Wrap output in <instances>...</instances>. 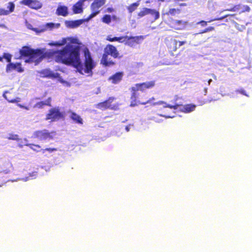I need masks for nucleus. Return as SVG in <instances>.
<instances>
[{
    "label": "nucleus",
    "mask_w": 252,
    "mask_h": 252,
    "mask_svg": "<svg viewBox=\"0 0 252 252\" xmlns=\"http://www.w3.org/2000/svg\"><path fill=\"white\" fill-rule=\"evenodd\" d=\"M45 49H33L28 46L23 47L20 50L21 56L27 57L26 62L28 63L34 62L39 63L47 55L53 56L55 60L58 63L66 64H70L77 68L78 72L83 74V71L89 74L88 76H92L93 69L95 67L96 63L92 58L91 54L87 47L83 49L85 57L84 63H83L80 58V49L75 45H66L63 50L54 51L45 53Z\"/></svg>",
    "instance_id": "1"
},
{
    "label": "nucleus",
    "mask_w": 252,
    "mask_h": 252,
    "mask_svg": "<svg viewBox=\"0 0 252 252\" xmlns=\"http://www.w3.org/2000/svg\"><path fill=\"white\" fill-rule=\"evenodd\" d=\"M160 104H164V108H169L171 109H174V110H177L179 106H181L180 108V110L182 112L185 113H189L193 111H194L196 108V105L193 104H189L185 105H180L179 104H175L174 105L167 104L166 103L163 101H159L158 102H154L153 105H157Z\"/></svg>",
    "instance_id": "2"
},
{
    "label": "nucleus",
    "mask_w": 252,
    "mask_h": 252,
    "mask_svg": "<svg viewBox=\"0 0 252 252\" xmlns=\"http://www.w3.org/2000/svg\"><path fill=\"white\" fill-rule=\"evenodd\" d=\"M63 113L60 111L59 107H55L51 109L49 111V113L47 114L46 120H51V121H56L63 118Z\"/></svg>",
    "instance_id": "3"
},
{
    "label": "nucleus",
    "mask_w": 252,
    "mask_h": 252,
    "mask_svg": "<svg viewBox=\"0 0 252 252\" xmlns=\"http://www.w3.org/2000/svg\"><path fill=\"white\" fill-rule=\"evenodd\" d=\"M105 0H95L91 4L92 13L87 18V20H90L100 12L98 9L104 4Z\"/></svg>",
    "instance_id": "4"
},
{
    "label": "nucleus",
    "mask_w": 252,
    "mask_h": 252,
    "mask_svg": "<svg viewBox=\"0 0 252 252\" xmlns=\"http://www.w3.org/2000/svg\"><path fill=\"white\" fill-rule=\"evenodd\" d=\"M51 133L46 129L42 130H39L34 132L32 137L37 138L40 140H50L53 139V136L51 135Z\"/></svg>",
    "instance_id": "5"
},
{
    "label": "nucleus",
    "mask_w": 252,
    "mask_h": 252,
    "mask_svg": "<svg viewBox=\"0 0 252 252\" xmlns=\"http://www.w3.org/2000/svg\"><path fill=\"white\" fill-rule=\"evenodd\" d=\"M20 3L34 9H40L42 6V3L37 0H22Z\"/></svg>",
    "instance_id": "6"
},
{
    "label": "nucleus",
    "mask_w": 252,
    "mask_h": 252,
    "mask_svg": "<svg viewBox=\"0 0 252 252\" xmlns=\"http://www.w3.org/2000/svg\"><path fill=\"white\" fill-rule=\"evenodd\" d=\"M155 85L154 81H150L140 84H136L132 87L131 89L132 92H137L138 91H143L144 89L154 87Z\"/></svg>",
    "instance_id": "7"
},
{
    "label": "nucleus",
    "mask_w": 252,
    "mask_h": 252,
    "mask_svg": "<svg viewBox=\"0 0 252 252\" xmlns=\"http://www.w3.org/2000/svg\"><path fill=\"white\" fill-rule=\"evenodd\" d=\"M148 14H150L151 15L154 16L155 20H157L159 17V12L155 9H150L148 8H144L142 11L139 12V13L138 14V16L140 18Z\"/></svg>",
    "instance_id": "8"
},
{
    "label": "nucleus",
    "mask_w": 252,
    "mask_h": 252,
    "mask_svg": "<svg viewBox=\"0 0 252 252\" xmlns=\"http://www.w3.org/2000/svg\"><path fill=\"white\" fill-rule=\"evenodd\" d=\"M104 54H106L108 56L110 55L115 58H117L119 55V53L116 48L112 45H108L105 47Z\"/></svg>",
    "instance_id": "9"
},
{
    "label": "nucleus",
    "mask_w": 252,
    "mask_h": 252,
    "mask_svg": "<svg viewBox=\"0 0 252 252\" xmlns=\"http://www.w3.org/2000/svg\"><path fill=\"white\" fill-rule=\"evenodd\" d=\"M41 77H48L51 78H57L59 77L60 74L58 73H54L49 69L42 70L40 72Z\"/></svg>",
    "instance_id": "10"
},
{
    "label": "nucleus",
    "mask_w": 252,
    "mask_h": 252,
    "mask_svg": "<svg viewBox=\"0 0 252 252\" xmlns=\"http://www.w3.org/2000/svg\"><path fill=\"white\" fill-rule=\"evenodd\" d=\"M87 19H81V20H77L75 21H66L65 24L66 26L70 28H75L81 24H82L85 21H88Z\"/></svg>",
    "instance_id": "11"
},
{
    "label": "nucleus",
    "mask_w": 252,
    "mask_h": 252,
    "mask_svg": "<svg viewBox=\"0 0 252 252\" xmlns=\"http://www.w3.org/2000/svg\"><path fill=\"white\" fill-rule=\"evenodd\" d=\"M87 0H80L72 7V10L75 14L81 13L83 12L84 2Z\"/></svg>",
    "instance_id": "12"
},
{
    "label": "nucleus",
    "mask_w": 252,
    "mask_h": 252,
    "mask_svg": "<svg viewBox=\"0 0 252 252\" xmlns=\"http://www.w3.org/2000/svg\"><path fill=\"white\" fill-rule=\"evenodd\" d=\"M124 73L122 72H118L109 77V80H112L113 84H117L122 80Z\"/></svg>",
    "instance_id": "13"
},
{
    "label": "nucleus",
    "mask_w": 252,
    "mask_h": 252,
    "mask_svg": "<svg viewBox=\"0 0 252 252\" xmlns=\"http://www.w3.org/2000/svg\"><path fill=\"white\" fill-rule=\"evenodd\" d=\"M239 10H241L242 12H244L245 11L249 12L250 10V8L248 5H243L239 4L234 6L233 8L230 9H227L226 10H229L231 11H237Z\"/></svg>",
    "instance_id": "14"
},
{
    "label": "nucleus",
    "mask_w": 252,
    "mask_h": 252,
    "mask_svg": "<svg viewBox=\"0 0 252 252\" xmlns=\"http://www.w3.org/2000/svg\"><path fill=\"white\" fill-rule=\"evenodd\" d=\"M114 99V97H109V98L108 100L98 103L97 104V108L100 109H106L109 108L111 105V103L113 102Z\"/></svg>",
    "instance_id": "15"
},
{
    "label": "nucleus",
    "mask_w": 252,
    "mask_h": 252,
    "mask_svg": "<svg viewBox=\"0 0 252 252\" xmlns=\"http://www.w3.org/2000/svg\"><path fill=\"white\" fill-rule=\"evenodd\" d=\"M101 63L105 66H110L114 64V63L108 58V56L106 54H104L101 60Z\"/></svg>",
    "instance_id": "16"
},
{
    "label": "nucleus",
    "mask_w": 252,
    "mask_h": 252,
    "mask_svg": "<svg viewBox=\"0 0 252 252\" xmlns=\"http://www.w3.org/2000/svg\"><path fill=\"white\" fill-rule=\"evenodd\" d=\"M56 13L58 15L66 16L68 15V8L65 6H59L57 9Z\"/></svg>",
    "instance_id": "17"
},
{
    "label": "nucleus",
    "mask_w": 252,
    "mask_h": 252,
    "mask_svg": "<svg viewBox=\"0 0 252 252\" xmlns=\"http://www.w3.org/2000/svg\"><path fill=\"white\" fill-rule=\"evenodd\" d=\"M69 117L75 123L82 124L83 120L81 118L74 112H70Z\"/></svg>",
    "instance_id": "18"
},
{
    "label": "nucleus",
    "mask_w": 252,
    "mask_h": 252,
    "mask_svg": "<svg viewBox=\"0 0 252 252\" xmlns=\"http://www.w3.org/2000/svg\"><path fill=\"white\" fill-rule=\"evenodd\" d=\"M66 39H63L62 41L52 42L49 43V45L52 46H61L66 43Z\"/></svg>",
    "instance_id": "19"
},
{
    "label": "nucleus",
    "mask_w": 252,
    "mask_h": 252,
    "mask_svg": "<svg viewBox=\"0 0 252 252\" xmlns=\"http://www.w3.org/2000/svg\"><path fill=\"white\" fill-rule=\"evenodd\" d=\"M7 139L9 140H17L18 141H21L20 143L19 144V146L20 147H22L21 144L22 143V142H24V140H22V139H20L18 138V135L17 134H9V136L7 137Z\"/></svg>",
    "instance_id": "20"
},
{
    "label": "nucleus",
    "mask_w": 252,
    "mask_h": 252,
    "mask_svg": "<svg viewBox=\"0 0 252 252\" xmlns=\"http://www.w3.org/2000/svg\"><path fill=\"white\" fill-rule=\"evenodd\" d=\"M61 26L60 23H48L45 25V27L50 30L53 29H58Z\"/></svg>",
    "instance_id": "21"
},
{
    "label": "nucleus",
    "mask_w": 252,
    "mask_h": 252,
    "mask_svg": "<svg viewBox=\"0 0 252 252\" xmlns=\"http://www.w3.org/2000/svg\"><path fill=\"white\" fill-rule=\"evenodd\" d=\"M24 142H22V143L25 145H27V146H30V147L33 149L34 151H38L39 149H40V146L39 145H33V144H28L27 143V139H24Z\"/></svg>",
    "instance_id": "22"
},
{
    "label": "nucleus",
    "mask_w": 252,
    "mask_h": 252,
    "mask_svg": "<svg viewBox=\"0 0 252 252\" xmlns=\"http://www.w3.org/2000/svg\"><path fill=\"white\" fill-rule=\"evenodd\" d=\"M152 99H155V98L154 97H153L151 99L149 100L147 102H141L140 101H134V100H133V99H132V100H131L130 106L131 107H134V106H135L136 105H137V103L144 105L147 103H150Z\"/></svg>",
    "instance_id": "23"
},
{
    "label": "nucleus",
    "mask_w": 252,
    "mask_h": 252,
    "mask_svg": "<svg viewBox=\"0 0 252 252\" xmlns=\"http://www.w3.org/2000/svg\"><path fill=\"white\" fill-rule=\"evenodd\" d=\"M139 5V1H137L136 2H134L132 4H131L130 5H129L127 9L129 13H132L133 11H134L137 7Z\"/></svg>",
    "instance_id": "24"
},
{
    "label": "nucleus",
    "mask_w": 252,
    "mask_h": 252,
    "mask_svg": "<svg viewBox=\"0 0 252 252\" xmlns=\"http://www.w3.org/2000/svg\"><path fill=\"white\" fill-rule=\"evenodd\" d=\"M131 39L133 40L135 43L139 44L144 39V36L143 35L130 36Z\"/></svg>",
    "instance_id": "25"
},
{
    "label": "nucleus",
    "mask_w": 252,
    "mask_h": 252,
    "mask_svg": "<svg viewBox=\"0 0 252 252\" xmlns=\"http://www.w3.org/2000/svg\"><path fill=\"white\" fill-rule=\"evenodd\" d=\"M18 66V64H15V63L10 62L6 66V71L10 72L12 69H16L15 66Z\"/></svg>",
    "instance_id": "26"
},
{
    "label": "nucleus",
    "mask_w": 252,
    "mask_h": 252,
    "mask_svg": "<svg viewBox=\"0 0 252 252\" xmlns=\"http://www.w3.org/2000/svg\"><path fill=\"white\" fill-rule=\"evenodd\" d=\"M112 18L110 15L106 14L102 18V21L107 24H109L111 22Z\"/></svg>",
    "instance_id": "27"
},
{
    "label": "nucleus",
    "mask_w": 252,
    "mask_h": 252,
    "mask_svg": "<svg viewBox=\"0 0 252 252\" xmlns=\"http://www.w3.org/2000/svg\"><path fill=\"white\" fill-rule=\"evenodd\" d=\"M126 44L132 47L135 45V42L131 39L130 36H126Z\"/></svg>",
    "instance_id": "28"
},
{
    "label": "nucleus",
    "mask_w": 252,
    "mask_h": 252,
    "mask_svg": "<svg viewBox=\"0 0 252 252\" xmlns=\"http://www.w3.org/2000/svg\"><path fill=\"white\" fill-rule=\"evenodd\" d=\"M180 13V10L179 9L175 8H171L169 10L168 13H167L168 15H171L172 16L175 15L176 14H179Z\"/></svg>",
    "instance_id": "29"
},
{
    "label": "nucleus",
    "mask_w": 252,
    "mask_h": 252,
    "mask_svg": "<svg viewBox=\"0 0 252 252\" xmlns=\"http://www.w3.org/2000/svg\"><path fill=\"white\" fill-rule=\"evenodd\" d=\"M9 5L7 6V8L9 9V13L10 12H12L15 8V4L12 2H9L8 3Z\"/></svg>",
    "instance_id": "30"
},
{
    "label": "nucleus",
    "mask_w": 252,
    "mask_h": 252,
    "mask_svg": "<svg viewBox=\"0 0 252 252\" xmlns=\"http://www.w3.org/2000/svg\"><path fill=\"white\" fill-rule=\"evenodd\" d=\"M12 56L8 53H4L3 55V59H5L8 63L11 62Z\"/></svg>",
    "instance_id": "31"
},
{
    "label": "nucleus",
    "mask_w": 252,
    "mask_h": 252,
    "mask_svg": "<svg viewBox=\"0 0 252 252\" xmlns=\"http://www.w3.org/2000/svg\"><path fill=\"white\" fill-rule=\"evenodd\" d=\"M45 105H46V104H45L44 101H40V102H37V103H36L35 104V105L34 106V107L38 108H41Z\"/></svg>",
    "instance_id": "32"
},
{
    "label": "nucleus",
    "mask_w": 252,
    "mask_h": 252,
    "mask_svg": "<svg viewBox=\"0 0 252 252\" xmlns=\"http://www.w3.org/2000/svg\"><path fill=\"white\" fill-rule=\"evenodd\" d=\"M234 15H230V16H233ZM228 16H230V15H228V14L222 16L221 17H220V18H215L214 19H212V20L209 21L208 22H211L212 21H216V20H222L223 19H224L225 18L228 17Z\"/></svg>",
    "instance_id": "33"
},
{
    "label": "nucleus",
    "mask_w": 252,
    "mask_h": 252,
    "mask_svg": "<svg viewBox=\"0 0 252 252\" xmlns=\"http://www.w3.org/2000/svg\"><path fill=\"white\" fill-rule=\"evenodd\" d=\"M26 25L28 29L32 30L36 32H39L36 28H33L32 25L27 22H26Z\"/></svg>",
    "instance_id": "34"
},
{
    "label": "nucleus",
    "mask_w": 252,
    "mask_h": 252,
    "mask_svg": "<svg viewBox=\"0 0 252 252\" xmlns=\"http://www.w3.org/2000/svg\"><path fill=\"white\" fill-rule=\"evenodd\" d=\"M138 94L136 92H133L131 97V100L136 101L137 98L138 97Z\"/></svg>",
    "instance_id": "35"
},
{
    "label": "nucleus",
    "mask_w": 252,
    "mask_h": 252,
    "mask_svg": "<svg viewBox=\"0 0 252 252\" xmlns=\"http://www.w3.org/2000/svg\"><path fill=\"white\" fill-rule=\"evenodd\" d=\"M214 28L213 27H209L207 28H206L204 31L200 32L199 33H206L208 32L212 31L214 30Z\"/></svg>",
    "instance_id": "36"
},
{
    "label": "nucleus",
    "mask_w": 252,
    "mask_h": 252,
    "mask_svg": "<svg viewBox=\"0 0 252 252\" xmlns=\"http://www.w3.org/2000/svg\"><path fill=\"white\" fill-rule=\"evenodd\" d=\"M15 64H18L19 65L18 66H15L16 67V69L17 70V71L19 72H22L24 71V69L22 68V67H21V64L20 63H15Z\"/></svg>",
    "instance_id": "37"
},
{
    "label": "nucleus",
    "mask_w": 252,
    "mask_h": 252,
    "mask_svg": "<svg viewBox=\"0 0 252 252\" xmlns=\"http://www.w3.org/2000/svg\"><path fill=\"white\" fill-rule=\"evenodd\" d=\"M174 41L176 43V47L177 46V43H179V48L187 43L186 41H177V40H175Z\"/></svg>",
    "instance_id": "38"
},
{
    "label": "nucleus",
    "mask_w": 252,
    "mask_h": 252,
    "mask_svg": "<svg viewBox=\"0 0 252 252\" xmlns=\"http://www.w3.org/2000/svg\"><path fill=\"white\" fill-rule=\"evenodd\" d=\"M8 14L9 11L8 10L2 8H0V15H7Z\"/></svg>",
    "instance_id": "39"
},
{
    "label": "nucleus",
    "mask_w": 252,
    "mask_h": 252,
    "mask_svg": "<svg viewBox=\"0 0 252 252\" xmlns=\"http://www.w3.org/2000/svg\"><path fill=\"white\" fill-rule=\"evenodd\" d=\"M174 23L175 24H178V25H185L186 24L187 22L185 21H182V20H175L174 21Z\"/></svg>",
    "instance_id": "40"
},
{
    "label": "nucleus",
    "mask_w": 252,
    "mask_h": 252,
    "mask_svg": "<svg viewBox=\"0 0 252 252\" xmlns=\"http://www.w3.org/2000/svg\"><path fill=\"white\" fill-rule=\"evenodd\" d=\"M117 41L119 42H124V41H126V36H121V37H117Z\"/></svg>",
    "instance_id": "41"
},
{
    "label": "nucleus",
    "mask_w": 252,
    "mask_h": 252,
    "mask_svg": "<svg viewBox=\"0 0 252 252\" xmlns=\"http://www.w3.org/2000/svg\"><path fill=\"white\" fill-rule=\"evenodd\" d=\"M207 22L202 20L197 23V25H200L202 27H205L207 25Z\"/></svg>",
    "instance_id": "42"
},
{
    "label": "nucleus",
    "mask_w": 252,
    "mask_h": 252,
    "mask_svg": "<svg viewBox=\"0 0 252 252\" xmlns=\"http://www.w3.org/2000/svg\"><path fill=\"white\" fill-rule=\"evenodd\" d=\"M236 92H239V93H240L243 95H245L247 96H249V95L246 94V91L243 89H241L240 90H237L236 91Z\"/></svg>",
    "instance_id": "43"
},
{
    "label": "nucleus",
    "mask_w": 252,
    "mask_h": 252,
    "mask_svg": "<svg viewBox=\"0 0 252 252\" xmlns=\"http://www.w3.org/2000/svg\"><path fill=\"white\" fill-rule=\"evenodd\" d=\"M107 40L110 41V42H113V41H117V37H111V36H108L107 38Z\"/></svg>",
    "instance_id": "44"
},
{
    "label": "nucleus",
    "mask_w": 252,
    "mask_h": 252,
    "mask_svg": "<svg viewBox=\"0 0 252 252\" xmlns=\"http://www.w3.org/2000/svg\"><path fill=\"white\" fill-rule=\"evenodd\" d=\"M51 97H49L45 101H44L46 105H48L51 106Z\"/></svg>",
    "instance_id": "45"
},
{
    "label": "nucleus",
    "mask_w": 252,
    "mask_h": 252,
    "mask_svg": "<svg viewBox=\"0 0 252 252\" xmlns=\"http://www.w3.org/2000/svg\"><path fill=\"white\" fill-rule=\"evenodd\" d=\"M37 175V172L34 171L30 174V177L35 178Z\"/></svg>",
    "instance_id": "46"
},
{
    "label": "nucleus",
    "mask_w": 252,
    "mask_h": 252,
    "mask_svg": "<svg viewBox=\"0 0 252 252\" xmlns=\"http://www.w3.org/2000/svg\"><path fill=\"white\" fill-rule=\"evenodd\" d=\"M45 151H49V152H52L53 151H56V149L54 148H47L45 150Z\"/></svg>",
    "instance_id": "47"
},
{
    "label": "nucleus",
    "mask_w": 252,
    "mask_h": 252,
    "mask_svg": "<svg viewBox=\"0 0 252 252\" xmlns=\"http://www.w3.org/2000/svg\"><path fill=\"white\" fill-rule=\"evenodd\" d=\"M113 10H114V9L113 8L109 7V8H107L106 12H107L109 13H111L113 11Z\"/></svg>",
    "instance_id": "48"
},
{
    "label": "nucleus",
    "mask_w": 252,
    "mask_h": 252,
    "mask_svg": "<svg viewBox=\"0 0 252 252\" xmlns=\"http://www.w3.org/2000/svg\"><path fill=\"white\" fill-rule=\"evenodd\" d=\"M131 26L134 28L136 27V24L135 23V21L134 20H132V21Z\"/></svg>",
    "instance_id": "49"
},
{
    "label": "nucleus",
    "mask_w": 252,
    "mask_h": 252,
    "mask_svg": "<svg viewBox=\"0 0 252 252\" xmlns=\"http://www.w3.org/2000/svg\"><path fill=\"white\" fill-rule=\"evenodd\" d=\"M111 18H112V20H113L114 21H116L117 19V17L115 15H113L112 16H111Z\"/></svg>",
    "instance_id": "50"
},
{
    "label": "nucleus",
    "mask_w": 252,
    "mask_h": 252,
    "mask_svg": "<svg viewBox=\"0 0 252 252\" xmlns=\"http://www.w3.org/2000/svg\"><path fill=\"white\" fill-rule=\"evenodd\" d=\"M160 116H162V117H164L166 118H173L174 117H171V116H165V115H160Z\"/></svg>",
    "instance_id": "51"
},
{
    "label": "nucleus",
    "mask_w": 252,
    "mask_h": 252,
    "mask_svg": "<svg viewBox=\"0 0 252 252\" xmlns=\"http://www.w3.org/2000/svg\"><path fill=\"white\" fill-rule=\"evenodd\" d=\"M126 129V130L127 131V132H128L129 131V126H126L125 128Z\"/></svg>",
    "instance_id": "52"
},
{
    "label": "nucleus",
    "mask_w": 252,
    "mask_h": 252,
    "mask_svg": "<svg viewBox=\"0 0 252 252\" xmlns=\"http://www.w3.org/2000/svg\"><path fill=\"white\" fill-rule=\"evenodd\" d=\"M204 94L206 95L207 93V88H205L204 90Z\"/></svg>",
    "instance_id": "53"
},
{
    "label": "nucleus",
    "mask_w": 252,
    "mask_h": 252,
    "mask_svg": "<svg viewBox=\"0 0 252 252\" xmlns=\"http://www.w3.org/2000/svg\"><path fill=\"white\" fill-rule=\"evenodd\" d=\"M19 106L21 107V108H25V109L28 110V108L27 107H24L23 106V105H21V104H19Z\"/></svg>",
    "instance_id": "54"
},
{
    "label": "nucleus",
    "mask_w": 252,
    "mask_h": 252,
    "mask_svg": "<svg viewBox=\"0 0 252 252\" xmlns=\"http://www.w3.org/2000/svg\"><path fill=\"white\" fill-rule=\"evenodd\" d=\"M7 93V91H6V92H4V93L3 94V96L5 99H7L6 96V95H5V94H6V93Z\"/></svg>",
    "instance_id": "55"
},
{
    "label": "nucleus",
    "mask_w": 252,
    "mask_h": 252,
    "mask_svg": "<svg viewBox=\"0 0 252 252\" xmlns=\"http://www.w3.org/2000/svg\"><path fill=\"white\" fill-rule=\"evenodd\" d=\"M212 82V80L211 79H209L208 81V85H210V83Z\"/></svg>",
    "instance_id": "56"
},
{
    "label": "nucleus",
    "mask_w": 252,
    "mask_h": 252,
    "mask_svg": "<svg viewBox=\"0 0 252 252\" xmlns=\"http://www.w3.org/2000/svg\"><path fill=\"white\" fill-rule=\"evenodd\" d=\"M180 6H187V4L186 3H181L180 4Z\"/></svg>",
    "instance_id": "57"
},
{
    "label": "nucleus",
    "mask_w": 252,
    "mask_h": 252,
    "mask_svg": "<svg viewBox=\"0 0 252 252\" xmlns=\"http://www.w3.org/2000/svg\"><path fill=\"white\" fill-rule=\"evenodd\" d=\"M0 27L1 28H6L5 26L3 24H0Z\"/></svg>",
    "instance_id": "58"
},
{
    "label": "nucleus",
    "mask_w": 252,
    "mask_h": 252,
    "mask_svg": "<svg viewBox=\"0 0 252 252\" xmlns=\"http://www.w3.org/2000/svg\"><path fill=\"white\" fill-rule=\"evenodd\" d=\"M212 76L213 77V78L215 79V80H217V77L214 74H212Z\"/></svg>",
    "instance_id": "59"
},
{
    "label": "nucleus",
    "mask_w": 252,
    "mask_h": 252,
    "mask_svg": "<svg viewBox=\"0 0 252 252\" xmlns=\"http://www.w3.org/2000/svg\"><path fill=\"white\" fill-rule=\"evenodd\" d=\"M9 102H14L16 101V100H8Z\"/></svg>",
    "instance_id": "60"
},
{
    "label": "nucleus",
    "mask_w": 252,
    "mask_h": 252,
    "mask_svg": "<svg viewBox=\"0 0 252 252\" xmlns=\"http://www.w3.org/2000/svg\"><path fill=\"white\" fill-rule=\"evenodd\" d=\"M3 57H0V62H1V61H2V60H3Z\"/></svg>",
    "instance_id": "61"
},
{
    "label": "nucleus",
    "mask_w": 252,
    "mask_h": 252,
    "mask_svg": "<svg viewBox=\"0 0 252 252\" xmlns=\"http://www.w3.org/2000/svg\"><path fill=\"white\" fill-rule=\"evenodd\" d=\"M158 1H161V2H163V1H165V0H158Z\"/></svg>",
    "instance_id": "62"
},
{
    "label": "nucleus",
    "mask_w": 252,
    "mask_h": 252,
    "mask_svg": "<svg viewBox=\"0 0 252 252\" xmlns=\"http://www.w3.org/2000/svg\"><path fill=\"white\" fill-rule=\"evenodd\" d=\"M189 45H191V42H190V41H189Z\"/></svg>",
    "instance_id": "63"
},
{
    "label": "nucleus",
    "mask_w": 252,
    "mask_h": 252,
    "mask_svg": "<svg viewBox=\"0 0 252 252\" xmlns=\"http://www.w3.org/2000/svg\"><path fill=\"white\" fill-rule=\"evenodd\" d=\"M223 12V11H220V13H222Z\"/></svg>",
    "instance_id": "64"
}]
</instances>
